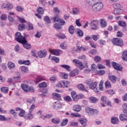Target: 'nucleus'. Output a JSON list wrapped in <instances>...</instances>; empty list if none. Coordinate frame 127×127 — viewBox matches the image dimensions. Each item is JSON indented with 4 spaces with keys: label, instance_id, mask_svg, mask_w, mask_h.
<instances>
[{
    "label": "nucleus",
    "instance_id": "nucleus-46",
    "mask_svg": "<svg viewBox=\"0 0 127 127\" xmlns=\"http://www.w3.org/2000/svg\"><path fill=\"white\" fill-rule=\"evenodd\" d=\"M102 61V58L99 56H96L94 58V62L95 63H100Z\"/></svg>",
    "mask_w": 127,
    "mask_h": 127
},
{
    "label": "nucleus",
    "instance_id": "nucleus-31",
    "mask_svg": "<svg viewBox=\"0 0 127 127\" xmlns=\"http://www.w3.org/2000/svg\"><path fill=\"white\" fill-rule=\"evenodd\" d=\"M60 77L64 79L68 78V74L65 72H62L60 74Z\"/></svg>",
    "mask_w": 127,
    "mask_h": 127
},
{
    "label": "nucleus",
    "instance_id": "nucleus-57",
    "mask_svg": "<svg viewBox=\"0 0 127 127\" xmlns=\"http://www.w3.org/2000/svg\"><path fill=\"white\" fill-rule=\"evenodd\" d=\"M38 86H39L40 88H45L47 86V84L46 82H43L42 83H40L39 85H38Z\"/></svg>",
    "mask_w": 127,
    "mask_h": 127
},
{
    "label": "nucleus",
    "instance_id": "nucleus-4",
    "mask_svg": "<svg viewBox=\"0 0 127 127\" xmlns=\"http://www.w3.org/2000/svg\"><path fill=\"white\" fill-rule=\"evenodd\" d=\"M70 83L67 81L61 80L57 83L56 86L59 88H67L69 87Z\"/></svg>",
    "mask_w": 127,
    "mask_h": 127
},
{
    "label": "nucleus",
    "instance_id": "nucleus-55",
    "mask_svg": "<svg viewBox=\"0 0 127 127\" xmlns=\"http://www.w3.org/2000/svg\"><path fill=\"white\" fill-rule=\"evenodd\" d=\"M64 101L67 102H70L72 101L71 98L69 96H64Z\"/></svg>",
    "mask_w": 127,
    "mask_h": 127
},
{
    "label": "nucleus",
    "instance_id": "nucleus-2",
    "mask_svg": "<svg viewBox=\"0 0 127 127\" xmlns=\"http://www.w3.org/2000/svg\"><path fill=\"white\" fill-rule=\"evenodd\" d=\"M15 39L19 43H24L25 41H26L25 37L22 36V34L19 32H16L15 33Z\"/></svg>",
    "mask_w": 127,
    "mask_h": 127
},
{
    "label": "nucleus",
    "instance_id": "nucleus-8",
    "mask_svg": "<svg viewBox=\"0 0 127 127\" xmlns=\"http://www.w3.org/2000/svg\"><path fill=\"white\" fill-rule=\"evenodd\" d=\"M72 62L73 63H74L75 64V65L76 66V67H78V68L80 69H84V65L83 64V63L80 62V61L77 60V59H74L73 61H72Z\"/></svg>",
    "mask_w": 127,
    "mask_h": 127
},
{
    "label": "nucleus",
    "instance_id": "nucleus-6",
    "mask_svg": "<svg viewBox=\"0 0 127 127\" xmlns=\"http://www.w3.org/2000/svg\"><path fill=\"white\" fill-rule=\"evenodd\" d=\"M87 85L89 89L94 90L97 88L98 83L97 82H93L92 80L87 81L86 82Z\"/></svg>",
    "mask_w": 127,
    "mask_h": 127
},
{
    "label": "nucleus",
    "instance_id": "nucleus-37",
    "mask_svg": "<svg viewBox=\"0 0 127 127\" xmlns=\"http://www.w3.org/2000/svg\"><path fill=\"white\" fill-rule=\"evenodd\" d=\"M99 114V111L97 109H93V110H92V112L90 113L91 115L94 116H96Z\"/></svg>",
    "mask_w": 127,
    "mask_h": 127
},
{
    "label": "nucleus",
    "instance_id": "nucleus-27",
    "mask_svg": "<svg viewBox=\"0 0 127 127\" xmlns=\"http://www.w3.org/2000/svg\"><path fill=\"white\" fill-rule=\"evenodd\" d=\"M75 29L74 26L70 25L68 27V32L72 35L74 34Z\"/></svg>",
    "mask_w": 127,
    "mask_h": 127
},
{
    "label": "nucleus",
    "instance_id": "nucleus-16",
    "mask_svg": "<svg viewBox=\"0 0 127 127\" xmlns=\"http://www.w3.org/2000/svg\"><path fill=\"white\" fill-rule=\"evenodd\" d=\"M62 19L61 18V16L59 14H57L53 18L54 23L59 22V21L61 20Z\"/></svg>",
    "mask_w": 127,
    "mask_h": 127
},
{
    "label": "nucleus",
    "instance_id": "nucleus-56",
    "mask_svg": "<svg viewBox=\"0 0 127 127\" xmlns=\"http://www.w3.org/2000/svg\"><path fill=\"white\" fill-rule=\"evenodd\" d=\"M89 45L92 48L96 49L97 48V45L95 44L94 42L89 41Z\"/></svg>",
    "mask_w": 127,
    "mask_h": 127
},
{
    "label": "nucleus",
    "instance_id": "nucleus-54",
    "mask_svg": "<svg viewBox=\"0 0 127 127\" xmlns=\"http://www.w3.org/2000/svg\"><path fill=\"white\" fill-rule=\"evenodd\" d=\"M67 123H68L67 119H63V121H62V123L61 124V126L63 127L66 126Z\"/></svg>",
    "mask_w": 127,
    "mask_h": 127
},
{
    "label": "nucleus",
    "instance_id": "nucleus-50",
    "mask_svg": "<svg viewBox=\"0 0 127 127\" xmlns=\"http://www.w3.org/2000/svg\"><path fill=\"white\" fill-rule=\"evenodd\" d=\"M76 34L78 35L79 37H81L83 36L84 33L83 31L78 29L76 31Z\"/></svg>",
    "mask_w": 127,
    "mask_h": 127
},
{
    "label": "nucleus",
    "instance_id": "nucleus-60",
    "mask_svg": "<svg viewBox=\"0 0 127 127\" xmlns=\"http://www.w3.org/2000/svg\"><path fill=\"white\" fill-rule=\"evenodd\" d=\"M44 20L47 23H51V19L49 16H46L44 17Z\"/></svg>",
    "mask_w": 127,
    "mask_h": 127
},
{
    "label": "nucleus",
    "instance_id": "nucleus-63",
    "mask_svg": "<svg viewBox=\"0 0 127 127\" xmlns=\"http://www.w3.org/2000/svg\"><path fill=\"white\" fill-rule=\"evenodd\" d=\"M10 113L13 116V117H14V118L16 119L17 113H16V112H15L14 110H10Z\"/></svg>",
    "mask_w": 127,
    "mask_h": 127
},
{
    "label": "nucleus",
    "instance_id": "nucleus-28",
    "mask_svg": "<svg viewBox=\"0 0 127 127\" xmlns=\"http://www.w3.org/2000/svg\"><path fill=\"white\" fill-rule=\"evenodd\" d=\"M119 119L122 121H127V115L125 114H120Z\"/></svg>",
    "mask_w": 127,
    "mask_h": 127
},
{
    "label": "nucleus",
    "instance_id": "nucleus-52",
    "mask_svg": "<svg viewBox=\"0 0 127 127\" xmlns=\"http://www.w3.org/2000/svg\"><path fill=\"white\" fill-rule=\"evenodd\" d=\"M103 83H104V81L103 80H101L100 82L99 83V89L101 91L104 90Z\"/></svg>",
    "mask_w": 127,
    "mask_h": 127
},
{
    "label": "nucleus",
    "instance_id": "nucleus-49",
    "mask_svg": "<svg viewBox=\"0 0 127 127\" xmlns=\"http://www.w3.org/2000/svg\"><path fill=\"white\" fill-rule=\"evenodd\" d=\"M16 17L17 18L18 21L20 22L21 23H25L26 22V21L25 20L24 18H21L18 16H16Z\"/></svg>",
    "mask_w": 127,
    "mask_h": 127
},
{
    "label": "nucleus",
    "instance_id": "nucleus-12",
    "mask_svg": "<svg viewBox=\"0 0 127 127\" xmlns=\"http://www.w3.org/2000/svg\"><path fill=\"white\" fill-rule=\"evenodd\" d=\"M50 53L52 54L53 55L59 56L60 54L62 53V51L59 49H51L50 50Z\"/></svg>",
    "mask_w": 127,
    "mask_h": 127
},
{
    "label": "nucleus",
    "instance_id": "nucleus-34",
    "mask_svg": "<svg viewBox=\"0 0 127 127\" xmlns=\"http://www.w3.org/2000/svg\"><path fill=\"white\" fill-rule=\"evenodd\" d=\"M71 118H80L81 117V115L78 113H71L70 115Z\"/></svg>",
    "mask_w": 127,
    "mask_h": 127
},
{
    "label": "nucleus",
    "instance_id": "nucleus-38",
    "mask_svg": "<svg viewBox=\"0 0 127 127\" xmlns=\"http://www.w3.org/2000/svg\"><path fill=\"white\" fill-rule=\"evenodd\" d=\"M37 12L39 14H43L44 13V9H43L42 7H38Z\"/></svg>",
    "mask_w": 127,
    "mask_h": 127
},
{
    "label": "nucleus",
    "instance_id": "nucleus-3",
    "mask_svg": "<svg viewBox=\"0 0 127 127\" xmlns=\"http://www.w3.org/2000/svg\"><path fill=\"white\" fill-rule=\"evenodd\" d=\"M103 8V4L101 2H98L95 4H93L92 7V9L93 11H99Z\"/></svg>",
    "mask_w": 127,
    "mask_h": 127
},
{
    "label": "nucleus",
    "instance_id": "nucleus-32",
    "mask_svg": "<svg viewBox=\"0 0 127 127\" xmlns=\"http://www.w3.org/2000/svg\"><path fill=\"white\" fill-rule=\"evenodd\" d=\"M0 90L4 94H7L8 93L9 88L7 87H1Z\"/></svg>",
    "mask_w": 127,
    "mask_h": 127
},
{
    "label": "nucleus",
    "instance_id": "nucleus-42",
    "mask_svg": "<svg viewBox=\"0 0 127 127\" xmlns=\"http://www.w3.org/2000/svg\"><path fill=\"white\" fill-rule=\"evenodd\" d=\"M34 118V116L33 114H29L25 116L24 119L26 120H31Z\"/></svg>",
    "mask_w": 127,
    "mask_h": 127
},
{
    "label": "nucleus",
    "instance_id": "nucleus-51",
    "mask_svg": "<svg viewBox=\"0 0 127 127\" xmlns=\"http://www.w3.org/2000/svg\"><path fill=\"white\" fill-rule=\"evenodd\" d=\"M53 27L54 28L56 29V30H61L62 29L61 26L59 24L57 23L54 24Z\"/></svg>",
    "mask_w": 127,
    "mask_h": 127
},
{
    "label": "nucleus",
    "instance_id": "nucleus-59",
    "mask_svg": "<svg viewBox=\"0 0 127 127\" xmlns=\"http://www.w3.org/2000/svg\"><path fill=\"white\" fill-rule=\"evenodd\" d=\"M0 19L2 21H5L7 19V15L2 14L0 16Z\"/></svg>",
    "mask_w": 127,
    "mask_h": 127
},
{
    "label": "nucleus",
    "instance_id": "nucleus-29",
    "mask_svg": "<svg viewBox=\"0 0 127 127\" xmlns=\"http://www.w3.org/2000/svg\"><path fill=\"white\" fill-rule=\"evenodd\" d=\"M113 6L114 7V9H121L122 8V5L119 3H116L113 4Z\"/></svg>",
    "mask_w": 127,
    "mask_h": 127
},
{
    "label": "nucleus",
    "instance_id": "nucleus-7",
    "mask_svg": "<svg viewBox=\"0 0 127 127\" xmlns=\"http://www.w3.org/2000/svg\"><path fill=\"white\" fill-rule=\"evenodd\" d=\"M52 107L54 110H59L62 109V107H63V105H62L60 102L57 101L53 103Z\"/></svg>",
    "mask_w": 127,
    "mask_h": 127
},
{
    "label": "nucleus",
    "instance_id": "nucleus-64",
    "mask_svg": "<svg viewBox=\"0 0 127 127\" xmlns=\"http://www.w3.org/2000/svg\"><path fill=\"white\" fill-rule=\"evenodd\" d=\"M79 11V10L78 8L75 7L73 8L72 12L73 14H77Z\"/></svg>",
    "mask_w": 127,
    "mask_h": 127
},
{
    "label": "nucleus",
    "instance_id": "nucleus-47",
    "mask_svg": "<svg viewBox=\"0 0 127 127\" xmlns=\"http://www.w3.org/2000/svg\"><path fill=\"white\" fill-rule=\"evenodd\" d=\"M122 13V9H114V14L116 15H119Z\"/></svg>",
    "mask_w": 127,
    "mask_h": 127
},
{
    "label": "nucleus",
    "instance_id": "nucleus-21",
    "mask_svg": "<svg viewBox=\"0 0 127 127\" xmlns=\"http://www.w3.org/2000/svg\"><path fill=\"white\" fill-rule=\"evenodd\" d=\"M79 123H81V125L83 127H85L87 124V120L83 118H80L79 119Z\"/></svg>",
    "mask_w": 127,
    "mask_h": 127
},
{
    "label": "nucleus",
    "instance_id": "nucleus-44",
    "mask_svg": "<svg viewBox=\"0 0 127 127\" xmlns=\"http://www.w3.org/2000/svg\"><path fill=\"white\" fill-rule=\"evenodd\" d=\"M122 107L123 108V113L127 114V103H124L123 104Z\"/></svg>",
    "mask_w": 127,
    "mask_h": 127
},
{
    "label": "nucleus",
    "instance_id": "nucleus-45",
    "mask_svg": "<svg viewBox=\"0 0 127 127\" xmlns=\"http://www.w3.org/2000/svg\"><path fill=\"white\" fill-rule=\"evenodd\" d=\"M53 116L51 114H48L46 116H41V119H42L43 120H45V119H51L52 118Z\"/></svg>",
    "mask_w": 127,
    "mask_h": 127
},
{
    "label": "nucleus",
    "instance_id": "nucleus-11",
    "mask_svg": "<svg viewBox=\"0 0 127 127\" xmlns=\"http://www.w3.org/2000/svg\"><path fill=\"white\" fill-rule=\"evenodd\" d=\"M38 55L40 58H44L47 55V52L46 49L41 50L38 52Z\"/></svg>",
    "mask_w": 127,
    "mask_h": 127
},
{
    "label": "nucleus",
    "instance_id": "nucleus-20",
    "mask_svg": "<svg viewBox=\"0 0 127 127\" xmlns=\"http://www.w3.org/2000/svg\"><path fill=\"white\" fill-rule=\"evenodd\" d=\"M7 65L8 69H9L10 70L11 69H13L15 66V64L10 61L8 62Z\"/></svg>",
    "mask_w": 127,
    "mask_h": 127
},
{
    "label": "nucleus",
    "instance_id": "nucleus-1",
    "mask_svg": "<svg viewBox=\"0 0 127 127\" xmlns=\"http://www.w3.org/2000/svg\"><path fill=\"white\" fill-rule=\"evenodd\" d=\"M111 42L112 44L116 46L122 47L124 45V41L119 38H113Z\"/></svg>",
    "mask_w": 127,
    "mask_h": 127
},
{
    "label": "nucleus",
    "instance_id": "nucleus-25",
    "mask_svg": "<svg viewBox=\"0 0 127 127\" xmlns=\"http://www.w3.org/2000/svg\"><path fill=\"white\" fill-rule=\"evenodd\" d=\"M111 123L114 125H117L119 123V119L117 117H112L111 119Z\"/></svg>",
    "mask_w": 127,
    "mask_h": 127
},
{
    "label": "nucleus",
    "instance_id": "nucleus-53",
    "mask_svg": "<svg viewBox=\"0 0 127 127\" xmlns=\"http://www.w3.org/2000/svg\"><path fill=\"white\" fill-rule=\"evenodd\" d=\"M100 25L102 27L105 28L107 25V23L104 19L101 20Z\"/></svg>",
    "mask_w": 127,
    "mask_h": 127
},
{
    "label": "nucleus",
    "instance_id": "nucleus-39",
    "mask_svg": "<svg viewBox=\"0 0 127 127\" xmlns=\"http://www.w3.org/2000/svg\"><path fill=\"white\" fill-rule=\"evenodd\" d=\"M18 30L22 31L25 30V25L24 24H20L18 25Z\"/></svg>",
    "mask_w": 127,
    "mask_h": 127
},
{
    "label": "nucleus",
    "instance_id": "nucleus-15",
    "mask_svg": "<svg viewBox=\"0 0 127 127\" xmlns=\"http://www.w3.org/2000/svg\"><path fill=\"white\" fill-rule=\"evenodd\" d=\"M3 8L6 9L7 10H11L13 8V5L10 3H7L6 4H3Z\"/></svg>",
    "mask_w": 127,
    "mask_h": 127
},
{
    "label": "nucleus",
    "instance_id": "nucleus-62",
    "mask_svg": "<svg viewBox=\"0 0 127 127\" xmlns=\"http://www.w3.org/2000/svg\"><path fill=\"white\" fill-rule=\"evenodd\" d=\"M118 25L119 26L124 27L126 26H127V23L125 22H124L123 21H120L118 22Z\"/></svg>",
    "mask_w": 127,
    "mask_h": 127
},
{
    "label": "nucleus",
    "instance_id": "nucleus-30",
    "mask_svg": "<svg viewBox=\"0 0 127 127\" xmlns=\"http://www.w3.org/2000/svg\"><path fill=\"white\" fill-rule=\"evenodd\" d=\"M20 70L22 73H27L28 71V68L25 66H22L20 67Z\"/></svg>",
    "mask_w": 127,
    "mask_h": 127
},
{
    "label": "nucleus",
    "instance_id": "nucleus-19",
    "mask_svg": "<svg viewBox=\"0 0 127 127\" xmlns=\"http://www.w3.org/2000/svg\"><path fill=\"white\" fill-rule=\"evenodd\" d=\"M76 87L78 88L79 90H80L81 91L87 92V90L86 89V88L82 84H79L78 85H76Z\"/></svg>",
    "mask_w": 127,
    "mask_h": 127
},
{
    "label": "nucleus",
    "instance_id": "nucleus-40",
    "mask_svg": "<svg viewBox=\"0 0 127 127\" xmlns=\"http://www.w3.org/2000/svg\"><path fill=\"white\" fill-rule=\"evenodd\" d=\"M51 121L52 123H54L55 124H59L60 123H61V120H60L59 119H52Z\"/></svg>",
    "mask_w": 127,
    "mask_h": 127
},
{
    "label": "nucleus",
    "instance_id": "nucleus-61",
    "mask_svg": "<svg viewBox=\"0 0 127 127\" xmlns=\"http://www.w3.org/2000/svg\"><path fill=\"white\" fill-rule=\"evenodd\" d=\"M51 60L54 61L57 63H59L60 62L59 58L55 56L52 57V58H51Z\"/></svg>",
    "mask_w": 127,
    "mask_h": 127
},
{
    "label": "nucleus",
    "instance_id": "nucleus-43",
    "mask_svg": "<svg viewBox=\"0 0 127 127\" xmlns=\"http://www.w3.org/2000/svg\"><path fill=\"white\" fill-rule=\"evenodd\" d=\"M105 84L106 88L107 89L111 88L112 87V84L111 83V82L109 81V80L106 81Z\"/></svg>",
    "mask_w": 127,
    "mask_h": 127
},
{
    "label": "nucleus",
    "instance_id": "nucleus-9",
    "mask_svg": "<svg viewBox=\"0 0 127 127\" xmlns=\"http://www.w3.org/2000/svg\"><path fill=\"white\" fill-rule=\"evenodd\" d=\"M112 66L114 67V69L118 71H122L123 70V66L122 64H117L113 62L112 63Z\"/></svg>",
    "mask_w": 127,
    "mask_h": 127
},
{
    "label": "nucleus",
    "instance_id": "nucleus-35",
    "mask_svg": "<svg viewBox=\"0 0 127 127\" xmlns=\"http://www.w3.org/2000/svg\"><path fill=\"white\" fill-rule=\"evenodd\" d=\"M63 69H65L66 70L69 71H70V67L69 65L67 64H62L60 65Z\"/></svg>",
    "mask_w": 127,
    "mask_h": 127
},
{
    "label": "nucleus",
    "instance_id": "nucleus-24",
    "mask_svg": "<svg viewBox=\"0 0 127 127\" xmlns=\"http://www.w3.org/2000/svg\"><path fill=\"white\" fill-rule=\"evenodd\" d=\"M121 59L123 61H127V51H124L121 56Z\"/></svg>",
    "mask_w": 127,
    "mask_h": 127
},
{
    "label": "nucleus",
    "instance_id": "nucleus-10",
    "mask_svg": "<svg viewBox=\"0 0 127 127\" xmlns=\"http://www.w3.org/2000/svg\"><path fill=\"white\" fill-rule=\"evenodd\" d=\"M98 21L96 20H93L91 21L90 26L91 28L93 30H97L98 29Z\"/></svg>",
    "mask_w": 127,
    "mask_h": 127
},
{
    "label": "nucleus",
    "instance_id": "nucleus-26",
    "mask_svg": "<svg viewBox=\"0 0 127 127\" xmlns=\"http://www.w3.org/2000/svg\"><path fill=\"white\" fill-rule=\"evenodd\" d=\"M109 79L113 83H115L116 82V80L117 79V77L115 75H110L109 76Z\"/></svg>",
    "mask_w": 127,
    "mask_h": 127
},
{
    "label": "nucleus",
    "instance_id": "nucleus-17",
    "mask_svg": "<svg viewBox=\"0 0 127 127\" xmlns=\"http://www.w3.org/2000/svg\"><path fill=\"white\" fill-rule=\"evenodd\" d=\"M78 73H79L78 69H73V71H70V76L71 77H74L75 76L78 75Z\"/></svg>",
    "mask_w": 127,
    "mask_h": 127
},
{
    "label": "nucleus",
    "instance_id": "nucleus-33",
    "mask_svg": "<svg viewBox=\"0 0 127 127\" xmlns=\"http://www.w3.org/2000/svg\"><path fill=\"white\" fill-rule=\"evenodd\" d=\"M95 74L98 75L99 76L103 75L105 73V71L104 70H96L95 71Z\"/></svg>",
    "mask_w": 127,
    "mask_h": 127
},
{
    "label": "nucleus",
    "instance_id": "nucleus-23",
    "mask_svg": "<svg viewBox=\"0 0 127 127\" xmlns=\"http://www.w3.org/2000/svg\"><path fill=\"white\" fill-rule=\"evenodd\" d=\"M89 100L90 103H96L99 101V99H98L96 97L92 96L89 98Z\"/></svg>",
    "mask_w": 127,
    "mask_h": 127
},
{
    "label": "nucleus",
    "instance_id": "nucleus-58",
    "mask_svg": "<svg viewBox=\"0 0 127 127\" xmlns=\"http://www.w3.org/2000/svg\"><path fill=\"white\" fill-rule=\"evenodd\" d=\"M94 109L92 108H90L89 107L85 108V112L88 114H91Z\"/></svg>",
    "mask_w": 127,
    "mask_h": 127
},
{
    "label": "nucleus",
    "instance_id": "nucleus-36",
    "mask_svg": "<svg viewBox=\"0 0 127 127\" xmlns=\"http://www.w3.org/2000/svg\"><path fill=\"white\" fill-rule=\"evenodd\" d=\"M77 50L79 51H88V48L87 47H83V46H81V47L78 46V47H77Z\"/></svg>",
    "mask_w": 127,
    "mask_h": 127
},
{
    "label": "nucleus",
    "instance_id": "nucleus-22",
    "mask_svg": "<svg viewBox=\"0 0 127 127\" xmlns=\"http://www.w3.org/2000/svg\"><path fill=\"white\" fill-rule=\"evenodd\" d=\"M20 43L22 44L23 46V47L24 48H26V49H29L31 48V45L28 44V42L27 40H25V42H24V43Z\"/></svg>",
    "mask_w": 127,
    "mask_h": 127
},
{
    "label": "nucleus",
    "instance_id": "nucleus-13",
    "mask_svg": "<svg viewBox=\"0 0 127 127\" xmlns=\"http://www.w3.org/2000/svg\"><path fill=\"white\" fill-rule=\"evenodd\" d=\"M52 98L58 101L62 100L61 95L56 93L52 94Z\"/></svg>",
    "mask_w": 127,
    "mask_h": 127
},
{
    "label": "nucleus",
    "instance_id": "nucleus-18",
    "mask_svg": "<svg viewBox=\"0 0 127 127\" xmlns=\"http://www.w3.org/2000/svg\"><path fill=\"white\" fill-rule=\"evenodd\" d=\"M81 110V107L80 105H73V111L74 112H80Z\"/></svg>",
    "mask_w": 127,
    "mask_h": 127
},
{
    "label": "nucleus",
    "instance_id": "nucleus-48",
    "mask_svg": "<svg viewBox=\"0 0 127 127\" xmlns=\"http://www.w3.org/2000/svg\"><path fill=\"white\" fill-rule=\"evenodd\" d=\"M16 10L18 12H22L23 10H24V8L20 6H16Z\"/></svg>",
    "mask_w": 127,
    "mask_h": 127
},
{
    "label": "nucleus",
    "instance_id": "nucleus-5",
    "mask_svg": "<svg viewBox=\"0 0 127 127\" xmlns=\"http://www.w3.org/2000/svg\"><path fill=\"white\" fill-rule=\"evenodd\" d=\"M21 87L22 89H23V90L26 92H34L35 91V90L33 87H30L27 84H26L24 83H22L21 84Z\"/></svg>",
    "mask_w": 127,
    "mask_h": 127
},
{
    "label": "nucleus",
    "instance_id": "nucleus-41",
    "mask_svg": "<svg viewBox=\"0 0 127 127\" xmlns=\"http://www.w3.org/2000/svg\"><path fill=\"white\" fill-rule=\"evenodd\" d=\"M45 78L43 76H38L37 80H36L35 82L37 83H39L40 82L45 80Z\"/></svg>",
    "mask_w": 127,
    "mask_h": 127
},
{
    "label": "nucleus",
    "instance_id": "nucleus-14",
    "mask_svg": "<svg viewBox=\"0 0 127 127\" xmlns=\"http://www.w3.org/2000/svg\"><path fill=\"white\" fill-rule=\"evenodd\" d=\"M71 96L72 98L73 101L77 102L78 101L79 97L77 93L75 91L71 92Z\"/></svg>",
    "mask_w": 127,
    "mask_h": 127
}]
</instances>
